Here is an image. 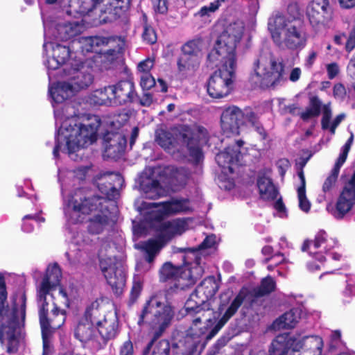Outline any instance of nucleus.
<instances>
[{
    "mask_svg": "<svg viewBox=\"0 0 355 355\" xmlns=\"http://www.w3.org/2000/svg\"><path fill=\"white\" fill-rule=\"evenodd\" d=\"M143 33L141 35L144 42L148 44H154L157 40V33L155 28L148 23V17L146 14L143 15Z\"/></svg>",
    "mask_w": 355,
    "mask_h": 355,
    "instance_id": "48",
    "label": "nucleus"
},
{
    "mask_svg": "<svg viewBox=\"0 0 355 355\" xmlns=\"http://www.w3.org/2000/svg\"><path fill=\"white\" fill-rule=\"evenodd\" d=\"M347 92L345 86L341 83H336L333 87V95L336 98L343 100L346 96Z\"/></svg>",
    "mask_w": 355,
    "mask_h": 355,
    "instance_id": "60",
    "label": "nucleus"
},
{
    "mask_svg": "<svg viewBox=\"0 0 355 355\" xmlns=\"http://www.w3.org/2000/svg\"><path fill=\"white\" fill-rule=\"evenodd\" d=\"M327 76L330 80L337 77L340 73V69L336 62H331L326 65Z\"/></svg>",
    "mask_w": 355,
    "mask_h": 355,
    "instance_id": "59",
    "label": "nucleus"
},
{
    "mask_svg": "<svg viewBox=\"0 0 355 355\" xmlns=\"http://www.w3.org/2000/svg\"><path fill=\"white\" fill-rule=\"evenodd\" d=\"M242 158L241 150L227 146L216 155V161L223 170H227L232 174L234 172V167L241 165Z\"/></svg>",
    "mask_w": 355,
    "mask_h": 355,
    "instance_id": "24",
    "label": "nucleus"
},
{
    "mask_svg": "<svg viewBox=\"0 0 355 355\" xmlns=\"http://www.w3.org/2000/svg\"><path fill=\"white\" fill-rule=\"evenodd\" d=\"M7 298L8 292L5 277L0 273V324L17 314L18 307L16 303L14 302L10 309L7 302Z\"/></svg>",
    "mask_w": 355,
    "mask_h": 355,
    "instance_id": "31",
    "label": "nucleus"
},
{
    "mask_svg": "<svg viewBox=\"0 0 355 355\" xmlns=\"http://www.w3.org/2000/svg\"><path fill=\"white\" fill-rule=\"evenodd\" d=\"M19 327L17 314L0 324V343H4L5 338L8 340L6 352L9 354H15L19 350V340L16 336Z\"/></svg>",
    "mask_w": 355,
    "mask_h": 355,
    "instance_id": "19",
    "label": "nucleus"
},
{
    "mask_svg": "<svg viewBox=\"0 0 355 355\" xmlns=\"http://www.w3.org/2000/svg\"><path fill=\"white\" fill-rule=\"evenodd\" d=\"M104 145L118 146L121 143L126 145L127 139L124 135L119 132H107L103 137Z\"/></svg>",
    "mask_w": 355,
    "mask_h": 355,
    "instance_id": "51",
    "label": "nucleus"
},
{
    "mask_svg": "<svg viewBox=\"0 0 355 355\" xmlns=\"http://www.w3.org/2000/svg\"><path fill=\"white\" fill-rule=\"evenodd\" d=\"M312 17H315L320 27L324 28V23L331 17V10L328 0L312 1Z\"/></svg>",
    "mask_w": 355,
    "mask_h": 355,
    "instance_id": "36",
    "label": "nucleus"
},
{
    "mask_svg": "<svg viewBox=\"0 0 355 355\" xmlns=\"http://www.w3.org/2000/svg\"><path fill=\"white\" fill-rule=\"evenodd\" d=\"M200 60L181 54L177 64L180 71H196L200 66Z\"/></svg>",
    "mask_w": 355,
    "mask_h": 355,
    "instance_id": "47",
    "label": "nucleus"
},
{
    "mask_svg": "<svg viewBox=\"0 0 355 355\" xmlns=\"http://www.w3.org/2000/svg\"><path fill=\"white\" fill-rule=\"evenodd\" d=\"M102 271L114 293L116 296L122 294L125 284V275L124 272L121 270L114 268L112 266L103 267Z\"/></svg>",
    "mask_w": 355,
    "mask_h": 355,
    "instance_id": "30",
    "label": "nucleus"
},
{
    "mask_svg": "<svg viewBox=\"0 0 355 355\" xmlns=\"http://www.w3.org/2000/svg\"><path fill=\"white\" fill-rule=\"evenodd\" d=\"M289 66H286L282 58L271 55L268 64L261 57L254 60V72L250 75V81L254 87L275 88L287 80Z\"/></svg>",
    "mask_w": 355,
    "mask_h": 355,
    "instance_id": "4",
    "label": "nucleus"
},
{
    "mask_svg": "<svg viewBox=\"0 0 355 355\" xmlns=\"http://www.w3.org/2000/svg\"><path fill=\"white\" fill-rule=\"evenodd\" d=\"M355 204V173L346 184L337 201L327 205V211L336 218H343Z\"/></svg>",
    "mask_w": 355,
    "mask_h": 355,
    "instance_id": "13",
    "label": "nucleus"
},
{
    "mask_svg": "<svg viewBox=\"0 0 355 355\" xmlns=\"http://www.w3.org/2000/svg\"><path fill=\"white\" fill-rule=\"evenodd\" d=\"M183 261L184 265L178 266L165 262L159 270V282L175 281L173 287L177 290H185L196 284L204 274L203 267L193 264L189 259Z\"/></svg>",
    "mask_w": 355,
    "mask_h": 355,
    "instance_id": "5",
    "label": "nucleus"
},
{
    "mask_svg": "<svg viewBox=\"0 0 355 355\" xmlns=\"http://www.w3.org/2000/svg\"><path fill=\"white\" fill-rule=\"evenodd\" d=\"M152 322L153 339H159L172 323L175 316V307L168 301L162 302L156 307Z\"/></svg>",
    "mask_w": 355,
    "mask_h": 355,
    "instance_id": "16",
    "label": "nucleus"
},
{
    "mask_svg": "<svg viewBox=\"0 0 355 355\" xmlns=\"http://www.w3.org/2000/svg\"><path fill=\"white\" fill-rule=\"evenodd\" d=\"M277 166L279 175L284 177L286 171L291 166V164L287 158H282L277 161Z\"/></svg>",
    "mask_w": 355,
    "mask_h": 355,
    "instance_id": "64",
    "label": "nucleus"
},
{
    "mask_svg": "<svg viewBox=\"0 0 355 355\" xmlns=\"http://www.w3.org/2000/svg\"><path fill=\"white\" fill-rule=\"evenodd\" d=\"M94 180L100 192L105 196L104 198L107 201V205L115 207L110 201L119 198V190L124 183L123 176L119 173L101 172L95 176Z\"/></svg>",
    "mask_w": 355,
    "mask_h": 355,
    "instance_id": "12",
    "label": "nucleus"
},
{
    "mask_svg": "<svg viewBox=\"0 0 355 355\" xmlns=\"http://www.w3.org/2000/svg\"><path fill=\"white\" fill-rule=\"evenodd\" d=\"M246 297V293L243 291H240L234 297H233V291L232 290L227 289L223 291L219 295V302L217 308V312L219 314H222V316L215 325L209 331L214 324L213 320L208 319L205 324H202L200 317L196 318L193 320L192 324L185 337H190L192 341H198V347L202 341V338L203 336H205V341L210 340L237 313Z\"/></svg>",
    "mask_w": 355,
    "mask_h": 355,
    "instance_id": "3",
    "label": "nucleus"
},
{
    "mask_svg": "<svg viewBox=\"0 0 355 355\" xmlns=\"http://www.w3.org/2000/svg\"><path fill=\"white\" fill-rule=\"evenodd\" d=\"M242 110L236 105L224 107L220 115V127L227 137L240 134L242 126Z\"/></svg>",
    "mask_w": 355,
    "mask_h": 355,
    "instance_id": "17",
    "label": "nucleus"
},
{
    "mask_svg": "<svg viewBox=\"0 0 355 355\" xmlns=\"http://www.w3.org/2000/svg\"><path fill=\"white\" fill-rule=\"evenodd\" d=\"M96 325L91 322H85L80 318L77 320L73 329L74 338L78 340L85 347L86 345L92 343L95 350L103 349L101 342L96 340Z\"/></svg>",
    "mask_w": 355,
    "mask_h": 355,
    "instance_id": "20",
    "label": "nucleus"
},
{
    "mask_svg": "<svg viewBox=\"0 0 355 355\" xmlns=\"http://www.w3.org/2000/svg\"><path fill=\"white\" fill-rule=\"evenodd\" d=\"M73 84L62 82L58 83L56 87L50 88L49 92L55 103H62L73 95Z\"/></svg>",
    "mask_w": 355,
    "mask_h": 355,
    "instance_id": "41",
    "label": "nucleus"
},
{
    "mask_svg": "<svg viewBox=\"0 0 355 355\" xmlns=\"http://www.w3.org/2000/svg\"><path fill=\"white\" fill-rule=\"evenodd\" d=\"M119 322L116 316L103 317L98 321L96 328L101 336L103 348L108 340L114 339L118 334Z\"/></svg>",
    "mask_w": 355,
    "mask_h": 355,
    "instance_id": "28",
    "label": "nucleus"
},
{
    "mask_svg": "<svg viewBox=\"0 0 355 355\" xmlns=\"http://www.w3.org/2000/svg\"><path fill=\"white\" fill-rule=\"evenodd\" d=\"M154 65V60L150 58H146V60L140 62L138 64V69L143 73H149L150 69Z\"/></svg>",
    "mask_w": 355,
    "mask_h": 355,
    "instance_id": "62",
    "label": "nucleus"
},
{
    "mask_svg": "<svg viewBox=\"0 0 355 355\" xmlns=\"http://www.w3.org/2000/svg\"><path fill=\"white\" fill-rule=\"evenodd\" d=\"M220 285L214 275H209L205 278L196 288L191 295L193 300L195 297L198 300L196 302L197 308L207 301L211 299L219 289Z\"/></svg>",
    "mask_w": 355,
    "mask_h": 355,
    "instance_id": "21",
    "label": "nucleus"
},
{
    "mask_svg": "<svg viewBox=\"0 0 355 355\" xmlns=\"http://www.w3.org/2000/svg\"><path fill=\"white\" fill-rule=\"evenodd\" d=\"M171 345L168 339H153V335L142 350V355H170Z\"/></svg>",
    "mask_w": 355,
    "mask_h": 355,
    "instance_id": "34",
    "label": "nucleus"
},
{
    "mask_svg": "<svg viewBox=\"0 0 355 355\" xmlns=\"http://www.w3.org/2000/svg\"><path fill=\"white\" fill-rule=\"evenodd\" d=\"M86 42L94 44L95 47H104L105 49H100L102 61L113 62L118 58V54L122 52L124 42L121 37L109 35H94L87 38Z\"/></svg>",
    "mask_w": 355,
    "mask_h": 355,
    "instance_id": "14",
    "label": "nucleus"
},
{
    "mask_svg": "<svg viewBox=\"0 0 355 355\" xmlns=\"http://www.w3.org/2000/svg\"><path fill=\"white\" fill-rule=\"evenodd\" d=\"M39 322L41 328L43 355H51L53 352V347L51 343L53 334L64 324L67 319V311L61 309L58 304L52 302L51 311L38 310Z\"/></svg>",
    "mask_w": 355,
    "mask_h": 355,
    "instance_id": "9",
    "label": "nucleus"
},
{
    "mask_svg": "<svg viewBox=\"0 0 355 355\" xmlns=\"http://www.w3.org/2000/svg\"><path fill=\"white\" fill-rule=\"evenodd\" d=\"M100 125L101 121L96 118L94 122L87 121L85 123H75L73 125L70 124L65 129L66 133L64 135L68 153H73L80 148H86L94 143L97 140V132Z\"/></svg>",
    "mask_w": 355,
    "mask_h": 355,
    "instance_id": "8",
    "label": "nucleus"
},
{
    "mask_svg": "<svg viewBox=\"0 0 355 355\" xmlns=\"http://www.w3.org/2000/svg\"><path fill=\"white\" fill-rule=\"evenodd\" d=\"M62 278L61 268L57 263L49 265L37 291V300L38 310L51 311L52 303L47 301V295L56 285L59 284Z\"/></svg>",
    "mask_w": 355,
    "mask_h": 355,
    "instance_id": "11",
    "label": "nucleus"
},
{
    "mask_svg": "<svg viewBox=\"0 0 355 355\" xmlns=\"http://www.w3.org/2000/svg\"><path fill=\"white\" fill-rule=\"evenodd\" d=\"M114 105H122L134 101L137 94L135 85L130 80H120L111 85Z\"/></svg>",
    "mask_w": 355,
    "mask_h": 355,
    "instance_id": "23",
    "label": "nucleus"
},
{
    "mask_svg": "<svg viewBox=\"0 0 355 355\" xmlns=\"http://www.w3.org/2000/svg\"><path fill=\"white\" fill-rule=\"evenodd\" d=\"M133 343L128 339L125 340L119 347V355H134Z\"/></svg>",
    "mask_w": 355,
    "mask_h": 355,
    "instance_id": "58",
    "label": "nucleus"
},
{
    "mask_svg": "<svg viewBox=\"0 0 355 355\" xmlns=\"http://www.w3.org/2000/svg\"><path fill=\"white\" fill-rule=\"evenodd\" d=\"M320 114L322 115L321 120L322 129H328L332 115L331 103L324 104L318 96H312V116H319Z\"/></svg>",
    "mask_w": 355,
    "mask_h": 355,
    "instance_id": "33",
    "label": "nucleus"
},
{
    "mask_svg": "<svg viewBox=\"0 0 355 355\" xmlns=\"http://www.w3.org/2000/svg\"><path fill=\"white\" fill-rule=\"evenodd\" d=\"M216 239L214 234H210L207 236L203 241L196 248H180L179 251L184 254L182 260L187 261V259H189L193 264L196 263L201 266V251L213 248L216 243Z\"/></svg>",
    "mask_w": 355,
    "mask_h": 355,
    "instance_id": "26",
    "label": "nucleus"
},
{
    "mask_svg": "<svg viewBox=\"0 0 355 355\" xmlns=\"http://www.w3.org/2000/svg\"><path fill=\"white\" fill-rule=\"evenodd\" d=\"M126 145H122L121 143L118 146H108L104 145L105 156L111 158L116 159L120 157L125 149Z\"/></svg>",
    "mask_w": 355,
    "mask_h": 355,
    "instance_id": "54",
    "label": "nucleus"
},
{
    "mask_svg": "<svg viewBox=\"0 0 355 355\" xmlns=\"http://www.w3.org/2000/svg\"><path fill=\"white\" fill-rule=\"evenodd\" d=\"M276 289V282L273 277L270 275L263 278L259 286L253 289V295L259 298L270 295Z\"/></svg>",
    "mask_w": 355,
    "mask_h": 355,
    "instance_id": "45",
    "label": "nucleus"
},
{
    "mask_svg": "<svg viewBox=\"0 0 355 355\" xmlns=\"http://www.w3.org/2000/svg\"><path fill=\"white\" fill-rule=\"evenodd\" d=\"M242 126L253 127L260 121L259 115L250 107H245L242 110Z\"/></svg>",
    "mask_w": 355,
    "mask_h": 355,
    "instance_id": "49",
    "label": "nucleus"
},
{
    "mask_svg": "<svg viewBox=\"0 0 355 355\" xmlns=\"http://www.w3.org/2000/svg\"><path fill=\"white\" fill-rule=\"evenodd\" d=\"M160 305L161 300L159 297L156 296L151 297L144 304L139 315L137 324L141 326L144 323H148L152 327L151 321L154 318V311L157 310L156 307Z\"/></svg>",
    "mask_w": 355,
    "mask_h": 355,
    "instance_id": "37",
    "label": "nucleus"
},
{
    "mask_svg": "<svg viewBox=\"0 0 355 355\" xmlns=\"http://www.w3.org/2000/svg\"><path fill=\"white\" fill-rule=\"evenodd\" d=\"M305 41L304 34L296 25H292L287 28L284 38V44L286 47L295 49L304 46Z\"/></svg>",
    "mask_w": 355,
    "mask_h": 355,
    "instance_id": "39",
    "label": "nucleus"
},
{
    "mask_svg": "<svg viewBox=\"0 0 355 355\" xmlns=\"http://www.w3.org/2000/svg\"><path fill=\"white\" fill-rule=\"evenodd\" d=\"M64 132H62L61 134L58 132V136L55 137V144L53 150V154L55 158H58L60 155L59 153L62 146V141H66V139L64 138Z\"/></svg>",
    "mask_w": 355,
    "mask_h": 355,
    "instance_id": "63",
    "label": "nucleus"
},
{
    "mask_svg": "<svg viewBox=\"0 0 355 355\" xmlns=\"http://www.w3.org/2000/svg\"><path fill=\"white\" fill-rule=\"evenodd\" d=\"M203 46V40L201 37L194 38L187 42L182 45V48L190 52L202 57V49Z\"/></svg>",
    "mask_w": 355,
    "mask_h": 355,
    "instance_id": "52",
    "label": "nucleus"
},
{
    "mask_svg": "<svg viewBox=\"0 0 355 355\" xmlns=\"http://www.w3.org/2000/svg\"><path fill=\"white\" fill-rule=\"evenodd\" d=\"M58 37L62 41H67L76 35V29L71 23L58 25Z\"/></svg>",
    "mask_w": 355,
    "mask_h": 355,
    "instance_id": "50",
    "label": "nucleus"
},
{
    "mask_svg": "<svg viewBox=\"0 0 355 355\" xmlns=\"http://www.w3.org/2000/svg\"><path fill=\"white\" fill-rule=\"evenodd\" d=\"M302 307L291 308L288 312L284 313L276 321L279 328L282 329H292L295 327L297 324V317L294 313L293 311H302Z\"/></svg>",
    "mask_w": 355,
    "mask_h": 355,
    "instance_id": "46",
    "label": "nucleus"
},
{
    "mask_svg": "<svg viewBox=\"0 0 355 355\" xmlns=\"http://www.w3.org/2000/svg\"><path fill=\"white\" fill-rule=\"evenodd\" d=\"M92 6L88 11H92L102 4L98 15L102 24L112 23L125 16L130 7L131 0H90Z\"/></svg>",
    "mask_w": 355,
    "mask_h": 355,
    "instance_id": "10",
    "label": "nucleus"
},
{
    "mask_svg": "<svg viewBox=\"0 0 355 355\" xmlns=\"http://www.w3.org/2000/svg\"><path fill=\"white\" fill-rule=\"evenodd\" d=\"M95 211L99 214L89 218L87 231L91 235H98L104 232L110 222L111 211L104 197L87 196L82 190L76 191L69 200L64 214L71 223L78 224L84 221L85 216Z\"/></svg>",
    "mask_w": 355,
    "mask_h": 355,
    "instance_id": "1",
    "label": "nucleus"
},
{
    "mask_svg": "<svg viewBox=\"0 0 355 355\" xmlns=\"http://www.w3.org/2000/svg\"><path fill=\"white\" fill-rule=\"evenodd\" d=\"M75 63H70V68H64V73L67 75H73L71 79L73 80V84L78 89H85L88 87L93 82V77L90 73H85L79 71L83 67L82 61H74Z\"/></svg>",
    "mask_w": 355,
    "mask_h": 355,
    "instance_id": "29",
    "label": "nucleus"
},
{
    "mask_svg": "<svg viewBox=\"0 0 355 355\" xmlns=\"http://www.w3.org/2000/svg\"><path fill=\"white\" fill-rule=\"evenodd\" d=\"M301 345L290 333L277 335L271 341L267 355H288L290 352H298Z\"/></svg>",
    "mask_w": 355,
    "mask_h": 355,
    "instance_id": "18",
    "label": "nucleus"
},
{
    "mask_svg": "<svg viewBox=\"0 0 355 355\" xmlns=\"http://www.w3.org/2000/svg\"><path fill=\"white\" fill-rule=\"evenodd\" d=\"M166 244L157 237L156 239H150L144 244L143 249L146 254H157Z\"/></svg>",
    "mask_w": 355,
    "mask_h": 355,
    "instance_id": "53",
    "label": "nucleus"
},
{
    "mask_svg": "<svg viewBox=\"0 0 355 355\" xmlns=\"http://www.w3.org/2000/svg\"><path fill=\"white\" fill-rule=\"evenodd\" d=\"M140 85L144 89L149 90L155 86L156 82L151 74L146 73L141 76Z\"/></svg>",
    "mask_w": 355,
    "mask_h": 355,
    "instance_id": "56",
    "label": "nucleus"
},
{
    "mask_svg": "<svg viewBox=\"0 0 355 355\" xmlns=\"http://www.w3.org/2000/svg\"><path fill=\"white\" fill-rule=\"evenodd\" d=\"M89 101L95 105H114L111 85L94 90L89 96Z\"/></svg>",
    "mask_w": 355,
    "mask_h": 355,
    "instance_id": "38",
    "label": "nucleus"
},
{
    "mask_svg": "<svg viewBox=\"0 0 355 355\" xmlns=\"http://www.w3.org/2000/svg\"><path fill=\"white\" fill-rule=\"evenodd\" d=\"M217 58L218 60H216V62L208 58L207 59V67L212 69L222 66V69L215 71L210 76L207 85V91L210 97L222 98L228 96L233 90L236 62L232 64L230 60L225 59L220 60L219 58Z\"/></svg>",
    "mask_w": 355,
    "mask_h": 355,
    "instance_id": "6",
    "label": "nucleus"
},
{
    "mask_svg": "<svg viewBox=\"0 0 355 355\" xmlns=\"http://www.w3.org/2000/svg\"><path fill=\"white\" fill-rule=\"evenodd\" d=\"M244 26L241 22L234 21L227 25L216 42L214 49L208 53V58L218 60H230L236 62V49L243 35Z\"/></svg>",
    "mask_w": 355,
    "mask_h": 355,
    "instance_id": "7",
    "label": "nucleus"
},
{
    "mask_svg": "<svg viewBox=\"0 0 355 355\" xmlns=\"http://www.w3.org/2000/svg\"><path fill=\"white\" fill-rule=\"evenodd\" d=\"M139 187L150 199L159 198L164 192L159 181L148 175L141 178Z\"/></svg>",
    "mask_w": 355,
    "mask_h": 355,
    "instance_id": "35",
    "label": "nucleus"
},
{
    "mask_svg": "<svg viewBox=\"0 0 355 355\" xmlns=\"http://www.w3.org/2000/svg\"><path fill=\"white\" fill-rule=\"evenodd\" d=\"M71 55V51L69 47L57 44L53 48L52 58L47 60L48 69L55 70L63 65L65 66L64 68H70V64H68L67 62L70 61ZM74 61H72V63H75ZM69 63H71V62Z\"/></svg>",
    "mask_w": 355,
    "mask_h": 355,
    "instance_id": "27",
    "label": "nucleus"
},
{
    "mask_svg": "<svg viewBox=\"0 0 355 355\" xmlns=\"http://www.w3.org/2000/svg\"><path fill=\"white\" fill-rule=\"evenodd\" d=\"M142 291V284L140 282H134L130 293L128 305L132 306L136 302Z\"/></svg>",
    "mask_w": 355,
    "mask_h": 355,
    "instance_id": "55",
    "label": "nucleus"
},
{
    "mask_svg": "<svg viewBox=\"0 0 355 355\" xmlns=\"http://www.w3.org/2000/svg\"><path fill=\"white\" fill-rule=\"evenodd\" d=\"M312 270H319L326 260L325 254L338 245V241L329 237L326 232L320 230L312 241Z\"/></svg>",
    "mask_w": 355,
    "mask_h": 355,
    "instance_id": "15",
    "label": "nucleus"
},
{
    "mask_svg": "<svg viewBox=\"0 0 355 355\" xmlns=\"http://www.w3.org/2000/svg\"><path fill=\"white\" fill-rule=\"evenodd\" d=\"M354 141V135L351 133L349 138L347 139L345 145L341 148L340 153L335 163L331 174L327 177L322 187V192L327 193L335 185L338 178L339 171L342 165L346 161L347 155L351 148Z\"/></svg>",
    "mask_w": 355,
    "mask_h": 355,
    "instance_id": "25",
    "label": "nucleus"
},
{
    "mask_svg": "<svg viewBox=\"0 0 355 355\" xmlns=\"http://www.w3.org/2000/svg\"><path fill=\"white\" fill-rule=\"evenodd\" d=\"M198 342L191 340L190 337H184V341L173 343L172 355H195L198 348Z\"/></svg>",
    "mask_w": 355,
    "mask_h": 355,
    "instance_id": "42",
    "label": "nucleus"
},
{
    "mask_svg": "<svg viewBox=\"0 0 355 355\" xmlns=\"http://www.w3.org/2000/svg\"><path fill=\"white\" fill-rule=\"evenodd\" d=\"M187 223L184 219H175L160 223L157 231V238L166 244L176 236H180L186 231Z\"/></svg>",
    "mask_w": 355,
    "mask_h": 355,
    "instance_id": "22",
    "label": "nucleus"
},
{
    "mask_svg": "<svg viewBox=\"0 0 355 355\" xmlns=\"http://www.w3.org/2000/svg\"><path fill=\"white\" fill-rule=\"evenodd\" d=\"M297 198L299 200V207L304 212H309L311 208V204L306 196V191L302 188L297 192Z\"/></svg>",
    "mask_w": 355,
    "mask_h": 355,
    "instance_id": "57",
    "label": "nucleus"
},
{
    "mask_svg": "<svg viewBox=\"0 0 355 355\" xmlns=\"http://www.w3.org/2000/svg\"><path fill=\"white\" fill-rule=\"evenodd\" d=\"M103 317H105V315L103 313L99 300L96 299L86 306L83 315L80 318L85 322H91L96 326L98 322L101 321Z\"/></svg>",
    "mask_w": 355,
    "mask_h": 355,
    "instance_id": "40",
    "label": "nucleus"
},
{
    "mask_svg": "<svg viewBox=\"0 0 355 355\" xmlns=\"http://www.w3.org/2000/svg\"><path fill=\"white\" fill-rule=\"evenodd\" d=\"M130 119V115L126 112H121L114 117L113 123L118 124L119 127L124 125Z\"/></svg>",
    "mask_w": 355,
    "mask_h": 355,
    "instance_id": "61",
    "label": "nucleus"
},
{
    "mask_svg": "<svg viewBox=\"0 0 355 355\" xmlns=\"http://www.w3.org/2000/svg\"><path fill=\"white\" fill-rule=\"evenodd\" d=\"M309 105L306 107L305 111L302 109L298 103L289 104L284 105L282 107V112L284 114H289L293 116H300L304 121H307L311 119V94H308Z\"/></svg>",
    "mask_w": 355,
    "mask_h": 355,
    "instance_id": "44",
    "label": "nucleus"
},
{
    "mask_svg": "<svg viewBox=\"0 0 355 355\" xmlns=\"http://www.w3.org/2000/svg\"><path fill=\"white\" fill-rule=\"evenodd\" d=\"M171 130L172 132L162 128L156 130L155 140L162 148L166 152L174 151L178 140H180L196 164L203 159L202 147L209 140V134L205 127L196 123L178 124Z\"/></svg>",
    "mask_w": 355,
    "mask_h": 355,
    "instance_id": "2",
    "label": "nucleus"
},
{
    "mask_svg": "<svg viewBox=\"0 0 355 355\" xmlns=\"http://www.w3.org/2000/svg\"><path fill=\"white\" fill-rule=\"evenodd\" d=\"M257 185L260 198L263 200H274L279 194L278 189L275 186L271 178L265 174L259 175L257 180Z\"/></svg>",
    "mask_w": 355,
    "mask_h": 355,
    "instance_id": "32",
    "label": "nucleus"
},
{
    "mask_svg": "<svg viewBox=\"0 0 355 355\" xmlns=\"http://www.w3.org/2000/svg\"><path fill=\"white\" fill-rule=\"evenodd\" d=\"M187 200H174L160 203H153V206L157 207L161 205L162 207V213L164 215L168 216L187 211L189 209L187 205Z\"/></svg>",
    "mask_w": 355,
    "mask_h": 355,
    "instance_id": "43",
    "label": "nucleus"
}]
</instances>
